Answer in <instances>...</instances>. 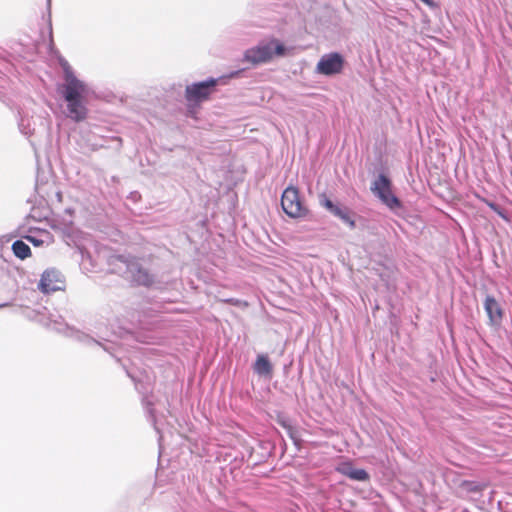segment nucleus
Returning <instances> with one entry per match:
<instances>
[{
  "label": "nucleus",
  "mask_w": 512,
  "mask_h": 512,
  "mask_svg": "<svg viewBox=\"0 0 512 512\" xmlns=\"http://www.w3.org/2000/svg\"><path fill=\"white\" fill-rule=\"evenodd\" d=\"M320 204L331 213L338 207L325 194L320 195Z\"/></svg>",
  "instance_id": "15"
},
{
  "label": "nucleus",
  "mask_w": 512,
  "mask_h": 512,
  "mask_svg": "<svg viewBox=\"0 0 512 512\" xmlns=\"http://www.w3.org/2000/svg\"><path fill=\"white\" fill-rule=\"evenodd\" d=\"M5 306H6V304H0V308L5 307Z\"/></svg>",
  "instance_id": "19"
},
{
  "label": "nucleus",
  "mask_w": 512,
  "mask_h": 512,
  "mask_svg": "<svg viewBox=\"0 0 512 512\" xmlns=\"http://www.w3.org/2000/svg\"><path fill=\"white\" fill-rule=\"evenodd\" d=\"M490 207L496 210V206L494 204H490Z\"/></svg>",
  "instance_id": "18"
},
{
  "label": "nucleus",
  "mask_w": 512,
  "mask_h": 512,
  "mask_svg": "<svg viewBox=\"0 0 512 512\" xmlns=\"http://www.w3.org/2000/svg\"><path fill=\"white\" fill-rule=\"evenodd\" d=\"M27 239H28L29 241H31L32 243H34L35 245H38V244H39V242H38L37 240H35L33 237H27Z\"/></svg>",
  "instance_id": "17"
},
{
  "label": "nucleus",
  "mask_w": 512,
  "mask_h": 512,
  "mask_svg": "<svg viewBox=\"0 0 512 512\" xmlns=\"http://www.w3.org/2000/svg\"><path fill=\"white\" fill-rule=\"evenodd\" d=\"M284 54V45L276 39H270L247 49L244 53V61L259 65L271 61L274 56H283Z\"/></svg>",
  "instance_id": "2"
},
{
  "label": "nucleus",
  "mask_w": 512,
  "mask_h": 512,
  "mask_svg": "<svg viewBox=\"0 0 512 512\" xmlns=\"http://www.w3.org/2000/svg\"><path fill=\"white\" fill-rule=\"evenodd\" d=\"M486 487L484 483H478L474 481H463L460 484V488L468 493L480 492Z\"/></svg>",
  "instance_id": "13"
},
{
  "label": "nucleus",
  "mask_w": 512,
  "mask_h": 512,
  "mask_svg": "<svg viewBox=\"0 0 512 512\" xmlns=\"http://www.w3.org/2000/svg\"><path fill=\"white\" fill-rule=\"evenodd\" d=\"M225 302L231 303L233 305H241L242 304V302L237 299H228V300H225Z\"/></svg>",
  "instance_id": "16"
},
{
  "label": "nucleus",
  "mask_w": 512,
  "mask_h": 512,
  "mask_svg": "<svg viewBox=\"0 0 512 512\" xmlns=\"http://www.w3.org/2000/svg\"><path fill=\"white\" fill-rule=\"evenodd\" d=\"M254 369L255 372L260 375H267L270 374L272 367L268 358L266 356L260 355L255 362Z\"/></svg>",
  "instance_id": "11"
},
{
  "label": "nucleus",
  "mask_w": 512,
  "mask_h": 512,
  "mask_svg": "<svg viewBox=\"0 0 512 512\" xmlns=\"http://www.w3.org/2000/svg\"><path fill=\"white\" fill-rule=\"evenodd\" d=\"M12 250L15 256H17L20 259H25L29 257L31 253L30 247L21 240H17L13 243Z\"/></svg>",
  "instance_id": "12"
},
{
  "label": "nucleus",
  "mask_w": 512,
  "mask_h": 512,
  "mask_svg": "<svg viewBox=\"0 0 512 512\" xmlns=\"http://www.w3.org/2000/svg\"><path fill=\"white\" fill-rule=\"evenodd\" d=\"M63 68L65 84L62 86V93L67 102L68 116L75 121H81L86 117V108L83 104L87 92L86 85L75 77L67 63Z\"/></svg>",
  "instance_id": "1"
},
{
  "label": "nucleus",
  "mask_w": 512,
  "mask_h": 512,
  "mask_svg": "<svg viewBox=\"0 0 512 512\" xmlns=\"http://www.w3.org/2000/svg\"><path fill=\"white\" fill-rule=\"evenodd\" d=\"M283 211L291 218H305L309 214L308 208L300 199L299 191L293 186L287 187L281 198Z\"/></svg>",
  "instance_id": "3"
},
{
  "label": "nucleus",
  "mask_w": 512,
  "mask_h": 512,
  "mask_svg": "<svg viewBox=\"0 0 512 512\" xmlns=\"http://www.w3.org/2000/svg\"><path fill=\"white\" fill-rule=\"evenodd\" d=\"M341 474L349 477L352 480L356 481H367L369 479V474L364 469L354 468L349 463L341 464L337 469Z\"/></svg>",
  "instance_id": "10"
},
{
  "label": "nucleus",
  "mask_w": 512,
  "mask_h": 512,
  "mask_svg": "<svg viewBox=\"0 0 512 512\" xmlns=\"http://www.w3.org/2000/svg\"><path fill=\"white\" fill-rule=\"evenodd\" d=\"M62 285L60 273L55 270H47L42 274L39 289L44 293H50L60 290Z\"/></svg>",
  "instance_id": "8"
},
{
  "label": "nucleus",
  "mask_w": 512,
  "mask_h": 512,
  "mask_svg": "<svg viewBox=\"0 0 512 512\" xmlns=\"http://www.w3.org/2000/svg\"><path fill=\"white\" fill-rule=\"evenodd\" d=\"M485 311L492 325H498L502 320V309L492 296H487L484 302Z\"/></svg>",
  "instance_id": "9"
},
{
  "label": "nucleus",
  "mask_w": 512,
  "mask_h": 512,
  "mask_svg": "<svg viewBox=\"0 0 512 512\" xmlns=\"http://www.w3.org/2000/svg\"><path fill=\"white\" fill-rule=\"evenodd\" d=\"M372 192L390 209L401 207L399 199L393 194L390 180L383 174L373 182Z\"/></svg>",
  "instance_id": "4"
},
{
  "label": "nucleus",
  "mask_w": 512,
  "mask_h": 512,
  "mask_svg": "<svg viewBox=\"0 0 512 512\" xmlns=\"http://www.w3.org/2000/svg\"><path fill=\"white\" fill-rule=\"evenodd\" d=\"M332 214L339 217L341 220H343L345 223H347L351 228L355 227V222L351 218L349 211L347 209H343L338 206Z\"/></svg>",
  "instance_id": "14"
},
{
  "label": "nucleus",
  "mask_w": 512,
  "mask_h": 512,
  "mask_svg": "<svg viewBox=\"0 0 512 512\" xmlns=\"http://www.w3.org/2000/svg\"><path fill=\"white\" fill-rule=\"evenodd\" d=\"M344 58L341 54L334 52L323 55L316 65V73L332 76L342 72Z\"/></svg>",
  "instance_id": "6"
},
{
  "label": "nucleus",
  "mask_w": 512,
  "mask_h": 512,
  "mask_svg": "<svg viewBox=\"0 0 512 512\" xmlns=\"http://www.w3.org/2000/svg\"><path fill=\"white\" fill-rule=\"evenodd\" d=\"M215 85L216 80L214 79L189 85L186 88V98L189 102L204 101L209 97Z\"/></svg>",
  "instance_id": "7"
},
{
  "label": "nucleus",
  "mask_w": 512,
  "mask_h": 512,
  "mask_svg": "<svg viewBox=\"0 0 512 512\" xmlns=\"http://www.w3.org/2000/svg\"><path fill=\"white\" fill-rule=\"evenodd\" d=\"M114 261L125 267L124 273L136 284L149 286L154 282L153 275L143 269L137 261H127L122 256L115 257Z\"/></svg>",
  "instance_id": "5"
}]
</instances>
